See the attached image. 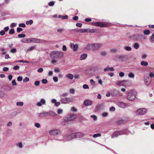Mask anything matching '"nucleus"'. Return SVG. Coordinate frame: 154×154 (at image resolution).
<instances>
[{"label":"nucleus","instance_id":"59","mask_svg":"<svg viewBox=\"0 0 154 154\" xmlns=\"http://www.w3.org/2000/svg\"><path fill=\"white\" fill-rule=\"evenodd\" d=\"M101 55L103 56H105L107 54V53L105 51H102L101 53Z\"/></svg>","mask_w":154,"mask_h":154},{"label":"nucleus","instance_id":"32","mask_svg":"<svg viewBox=\"0 0 154 154\" xmlns=\"http://www.w3.org/2000/svg\"><path fill=\"white\" fill-rule=\"evenodd\" d=\"M117 57L119 60L121 61H123L124 60V58L123 56L122 55H119Z\"/></svg>","mask_w":154,"mask_h":154},{"label":"nucleus","instance_id":"34","mask_svg":"<svg viewBox=\"0 0 154 154\" xmlns=\"http://www.w3.org/2000/svg\"><path fill=\"white\" fill-rule=\"evenodd\" d=\"M49 114L52 116H55L57 115V114L56 113L52 111L49 112Z\"/></svg>","mask_w":154,"mask_h":154},{"label":"nucleus","instance_id":"39","mask_svg":"<svg viewBox=\"0 0 154 154\" xmlns=\"http://www.w3.org/2000/svg\"><path fill=\"white\" fill-rule=\"evenodd\" d=\"M33 23V21L32 20H30L29 21H27L26 22V25H28V24L31 25Z\"/></svg>","mask_w":154,"mask_h":154},{"label":"nucleus","instance_id":"44","mask_svg":"<svg viewBox=\"0 0 154 154\" xmlns=\"http://www.w3.org/2000/svg\"><path fill=\"white\" fill-rule=\"evenodd\" d=\"M19 26L20 27H22L23 28H24L26 26V25L24 23H20L19 24Z\"/></svg>","mask_w":154,"mask_h":154},{"label":"nucleus","instance_id":"28","mask_svg":"<svg viewBox=\"0 0 154 154\" xmlns=\"http://www.w3.org/2000/svg\"><path fill=\"white\" fill-rule=\"evenodd\" d=\"M57 17L59 18H61L63 20L66 19L68 18V16L66 15L64 16L59 15Z\"/></svg>","mask_w":154,"mask_h":154},{"label":"nucleus","instance_id":"40","mask_svg":"<svg viewBox=\"0 0 154 154\" xmlns=\"http://www.w3.org/2000/svg\"><path fill=\"white\" fill-rule=\"evenodd\" d=\"M97 31V30L95 29H92L89 30H88V32L90 33H94Z\"/></svg>","mask_w":154,"mask_h":154},{"label":"nucleus","instance_id":"15","mask_svg":"<svg viewBox=\"0 0 154 154\" xmlns=\"http://www.w3.org/2000/svg\"><path fill=\"white\" fill-rule=\"evenodd\" d=\"M93 43L89 44L86 46V48L88 50H93Z\"/></svg>","mask_w":154,"mask_h":154},{"label":"nucleus","instance_id":"27","mask_svg":"<svg viewBox=\"0 0 154 154\" xmlns=\"http://www.w3.org/2000/svg\"><path fill=\"white\" fill-rule=\"evenodd\" d=\"M65 122L66 123L68 124V125L69 124H72L74 122V121H72L70 119H67V120H65Z\"/></svg>","mask_w":154,"mask_h":154},{"label":"nucleus","instance_id":"36","mask_svg":"<svg viewBox=\"0 0 154 154\" xmlns=\"http://www.w3.org/2000/svg\"><path fill=\"white\" fill-rule=\"evenodd\" d=\"M16 116V114L14 112H12L9 115V117L11 118L14 117Z\"/></svg>","mask_w":154,"mask_h":154},{"label":"nucleus","instance_id":"53","mask_svg":"<svg viewBox=\"0 0 154 154\" xmlns=\"http://www.w3.org/2000/svg\"><path fill=\"white\" fill-rule=\"evenodd\" d=\"M125 75V73L123 72H120L119 73V76L120 77H122L124 76Z\"/></svg>","mask_w":154,"mask_h":154},{"label":"nucleus","instance_id":"17","mask_svg":"<svg viewBox=\"0 0 154 154\" xmlns=\"http://www.w3.org/2000/svg\"><path fill=\"white\" fill-rule=\"evenodd\" d=\"M60 101L62 103L64 104L67 103V98H63L60 97Z\"/></svg>","mask_w":154,"mask_h":154},{"label":"nucleus","instance_id":"20","mask_svg":"<svg viewBox=\"0 0 154 154\" xmlns=\"http://www.w3.org/2000/svg\"><path fill=\"white\" fill-rule=\"evenodd\" d=\"M149 79L148 78H145L144 79V81L145 82L146 85L148 86L151 83V82L150 81H148Z\"/></svg>","mask_w":154,"mask_h":154},{"label":"nucleus","instance_id":"47","mask_svg":"<svg viewBox=\"0 0 154 154\" xmlns=\"http://www.w3.org/2000/svg\"><path fill=\"white\" fill-rule=\"evenodd\" d=\"M54 72H60V70L58 68H55L54 69Z\"/></svg>","mask_w":154,"mask_h":154},{"label":"nucleus","instance_id":"25","mask_svg":"<svg viewBox=\"0 0 154 154\" xmlns=\"http://www.w3.org/2000/svg\"><path fill=\"white\" fill-rule=\"evenodd\" d=\"M66 78L69 79H72L73 78V75L72 74H68L66 75Z\"/></svg>","mask_w":154,"mask_h":154},{"label":"nucleus","instance_id":"31","mask_svg":"<svg viewBox=\"0 0 154 154\" xmlns=\"http://www.w3.org/2000/svg\"><path fill=\"white\" fill-rule=\"evenodd\" d=\"M0 51L2 52V53L3 55H5L6 54V52L5 48H2L0 49Z\"/></svg>","mask_w":154,"mask_h":154},{"label":"nucleus","instance_id":"30","mask_svg":"<svg viewBox=\"0 0 154 154\" xmlns=\"http://www.w3.org/2000/svg\"><path fill=\"white\" fill-rule=\"evenodd\" d=\"M150 33V31L148 29H146L143 31V33L146 35H148Z\"/></svg>","mask_w":154,"mask_h":154},{"label":"nucleus","instance_id":"23","mask_svg":"<svg viewBox=\"0 0 154 154\" xmlns=\"http://www.w3.org/2000/svg\"><path fill=\"white\" fill-rule=\"evenodd\" d=\"M87 56V54L85 53L81 55L80 57V60H85Z\"/></svg>","mask_w":154,"mask_h":154},{"label":"nucleus","instance_id":"51","mask_svg":"<svg viewBox=\"0 0 154 154\" xmlns=\"http://www.w3.org/2000/svg\"><path fill=\"white\" fill-rule=\"evenodd\" d=\"M54 2L53 1H51L48 3V5L50 6H52L54 5Z\"/></svg>","mask_w":154,"mask_h":154},{"label":"nucleus","instance_id":"29","mask_svg":"<svg viewBox=\"0 0 154 154\" xmlns=\"http://www.w3.org/2000/svg\"><path fill=\"white\" fill-rule=\"evenodd\" d=\"M67 103L72 102L73 100L74 99L72 97H68L67 98Z\"/></svg>","mask_w":154,"mask_h":154},{"label":"nucleus","instance_id":"60","mask_svg":"<svg viewBox=\"0 0 154 154\" xmlns=\"http://www.w3.org/2000/svg\"><path fill=\"white\" fill-rule=\"evenodd\" d=\"M12 85L13 86H15L17 85V83L15 80H13L12 82Z\"/></svg>","mask_w":154,"mask_h":154},{"label":"nucleus","instance_id":"4","mask_svg":"<svg viewBox=\"0 0 154 154\" xmlns=\"http://www.w3.org/2000/svg\"><path fill=\"white\" fill-rule=\"evenodd\" d=\"M147 112V109H146L140 108L136 111L135 113L137 116L141 115L144 114Z\"/></svg>","mask_w":154,"mask_h":154},{"label":"nucleus","instance_id":"56","mask_svg":"<svg viewBox=\"0 0 154 154\" xmlns=\"http://www.w3.org/2000/svg\"><path fill=\"white\" fill-rule=\"evenodd\" d=\"M22 77L21 76H19L17 78V80L19 82H21L22 80Z\"/></svg>","mask_w":154,"mask_h":154},{"label":"nucleus","instance_id":"35","mask_svg":"<svg viewBox=\"0 0 154 154\" xmlns=\"http://www.w3.org/2000/svg\"><path fill=\"white\" fill-rule=\"evenodd\" d=\"M139 45L137 43H136L134 44V47L136 49H138L139 47Z\"/></svg>","mask_w":154,"mask_h":154},{"label":"nucleus","instance_id":"64","mask_svg":"<svg viewBox=\"0 0 154 154\" xmlns=\"http://www.w3.org/2000/svg\"><path fill=\"white\" fill-rule=\"evenodd\" d=\"M35 126L37 128H39L40 127V125L39 123H36L35 124Z\"/></svg>","mask_w":154,"mask_h":154},{"label":"nucleus","instance_id":"45","mask_svg":"<svg viewBox=\"0 0 154 154\" xmlns=\"http://www.w3.org/2000/svg\"><path fill=\"white\" fill-rule=\"evenodd\" d=\"M91 116L93 118L94 121H96L97 119V117L95 115H91Z\"/></svg>","mask_w":154,"mask_h":154},{"label":"nucleus","instance_id":"52","mask_svg":"<svg viewBox=\"0 0 154 154\" xmlns=\"http://www.w3.org/2000/svg\"><path fill=\"white\" fill-rule=\"evenodd\" d=\"M17 32L19 33L23 30V29L21 28L18 27L17 28Z\"/></svg>","mask_w":154,"mask_h":154},{"label":"nucleus","instance_id":"12","mask_svg":"<svg viewBox=\"0 0 154 154\" xmlns=\"http://www.w3.org/2000/svg\"><path fill=\"white\" fill-rule=\"evenodd\" d=\"M117 104L119 106L122 108H125L127 106L126 103L122 102H118L117 103Z\"/></svg>","mask_w":154,"mask_h":154},{"label":"nucleus","instance_id":"16","mask_svg":"<svg viewBox=\"0 0 154 154\" xmlns=\"http://www.w3.org/2000/svg\"><path fill=\"white\" fill-rule=\"evenodd\" d=\"M73 138H75L73 133L68 135L67 137V139L68 140H70Z\"/></svg>","mask_w":154,"mask_h":154},{"label":"nucleus","instance_id":"43","mask_svg":"<svg viewBox=\"0 0 154 154\" xmlns=\"http://www.w3.org/2000/svg\"><path fill=\"white\" fill-rule=\"evenodd\" d=\"M125 49L127 51H131V48L130 46H126L125 48Z\"/></svg>","mask_w":154,"mask_h":154},{"label":"nucleus","instance_id":"24","mask_svg":"<svg viewBox=\"0 0 154 154\" xmlns=\"http://www.w3.org/2000/svg\"><path fill=\"white\" fill-rule=\"evenodd\" d=\"M140 65L143 66H146L148 65V63L147 62L142 61L140 62Z\"/></svg>","mask_w":154,"mask_h":154},{"label":"nucleus","instance_id":"54","mask_svg":"<svg viewBox=\"0 0 154 154\" xmlns=\"http://www.w3.org/2000/svg\"><path fill=\"white\" fill-rule=\"evenodd\" d=\"M29 79L27 77H26L23 79V82H24L29 81Z\"/></svg>","mask_w":154,"mask_h":154},{"label":"nucleus","instance_id":"1","mask_svg":"<svg viewBox=\"0 0 154 154\" xmlns=\"http://www.w3.org/2000/svg\"><path fill=\"white\" fill-rule=\"evenodd\" d=\"M129 133V132L126 129H124L121 130L115 131L113 133L111 137L112 138H113L115 137H116L120 135L124 134H128Z\"/></svg>","mask_w":154,"mask_h":154},{"label":"nucleus","instance_id":"50","mask_svg":"<svg viewBox=\"0 0 154 154\" xmlns=\"http://www.w3.org/2000/svg\"><path fill=\"white\" fill-rule=\"evenodd\" d=\"M124 122V120L123 119H121L119 120L118 121V122H117V123L118 124H121L123 123Z\"/></svg>","mask_w":154,"mask_h":154},{"label":"nucleus","instance_id":"49","mask_svg":"<svg viewBox=\"0 0 154 154\" xmlns=\"http://www.w3.org/2000/svg\"><path fill=\"white\" fill-rule=\"evenodd\" d=\"M70 93L72 94H73L75 93V90L73 89H71L69 90Z\"/></svg>","mask_w":154,"mask_h":154},{"label":"nucleus","instance_id":"8","mask_svg":"<svg viewBox=\"0 0 154 154\" xmlns=\"http://www.w3.org/2000/svg\"><path fill=\"white\" fill-rule=\"evenodd\" d=\"M71 48L73 49L74 51H76L78 49L79 45L78 44H74L73 43H71L70 45Z\"/></svg>","mask_w":154,"mask_h":154},{"label":"nucleus","instance_id":"21","mask_svg":"<svg viewBox=\"0 0 154 154\" xmlns=\"http://www.w3.org/2000/svg\"><path fill=\"white\" fill-rule=\"evenodd\" d=\"M21 41L24 43H30V38L22 39Z\"/></svg>","mask_w":154,"mask_h":154},{"label":"nucleus","instance_id":"63","mask_svg":"<svg viewBox=\"0 0 154 154\" xmlns=\"http://www.w3.org/2000/svg\"><path fill=\"white\" fill-rule=\"evenodd\" d=\"M4 94H5L4 93H3L2 92H0V97L2 98V97H4Z\"/></svg>","mask_w":154,"mask_h":154},{"label":"nucleus","instance_id":"37","mask_svg":"<svg viewBox=\"0 0 154 154\" xmlns=\"http://www.w3.org/2000/svg\"><path fill=\"white\" fill-rule=\"evenodd\" d=\"M16 105L17 106H22L23 105V103L22 102H17Z\"/></svg>","mask_w":154,"mask_h":154},{"label":"nucleus","instance_id":"11","mask_svg":"<svg viewBox=\"0 0 154 154\" xmlns=\"http://www.w3.org/2000/svg\"><path fill=\"white\" fill-rule=\"evenodd\" d=\"M75 138H79L83 136V134L80 132H76L73 133Z\"/></svg>","mask_w":154,"mask_h":154},{"label":"nucleus","instance_id":"41","mask_svg":"<svg viewBox=\"0 0 154 154\" xmlns=\"http://www.w3.org/2000/svg\"><path fill=\"white\" fill-rule=\"evenodd\" d=\"M15 31L13 29H11L9 31V33L10 34H13L14 33Z\"/></svg>","mask_w":154,"mask_h":154},{"label":"nucleus","instance_id":"62","mask_svg":"<svg viewBox=\"0 0 154 154\" xmlns=\"http://www.w3.org/2000/svg\"><path fill=\"white\" fill-rule=\"evenodd\" d=\"M53 80L55 82H57L58 81V78L57 77H54L53 78Z\"/></svg>","mask_w":154,"mask_h":154},{"label":"nucleus","instance_id":"14","mask_svg":"<svg viewBox=\"0 0 154 154\" xmlns=\"http://www.w3.org/2000/svg\"><path fill=\"white\" fill-rule=\"evenodd\" d=\"M76 117V116L75 115H71L68 116L67 119H70L72 121L75 119Z\"/></svg>","mask_w":154,"mask_h":154},{"label":"nucleus","instance_id":"26","mask_svg":"<svg viewBox=\"0 0 154 154\" xmlns=\"http://www.w3.org/2000/svg\"><path fill=\"white\" fill-rule=\"evenodd\" d=\"M104 71L105 72H108L109 71H114V69L112 67L106 68L104 69Z\"/></svg>","mask_w":154,"mask_h":154},{"label":"nucleus","instance_id":"46","mask_svg":"<svg viewBox=\"0 0 154 154\" xmlns=\"http://www.w3.org/2000/svg\"><path fill=\"white\" fill-rule=\"evenodd\" d=\"M16 52V48H12L11 50V53H15Z\"/></svg>","mask_w":154,"mask_h":154},{"label":"nucleus","instance_id":"61","mask_svg":"<svg viewBox=\"0 0 154 154\" xmlns=\"http://www.w3.org/2000/svg\"><path fill=\"white\" fill-rule=\"evenodd\" d=\"M42 82L43 84H47L48 82V81L46 79H43L42 80Z\"/></svg>","mask_w":154,"mask_h":154},{"label":"nucleus","instance_id":"19","mask_svg":"<svg viewBox=\"0 0 154 154\" xmlns=\"http://www.w3.org/2000/svg\"><path fill=\"white\" fill-rule=\"evenodd\" d=\"M123 81H118L116 82V84L119 86H122L124 84Z\"/></svg>","mask_w":154,"mask_h":154},{"label":"nucleus","instance_id":"22","mask_svg":"<svg viewBox=\"0 0 154 154\" xmlns=\"http://www.w3.org/2000/svg\"><path fill=\"white\" fill-rule=\"evenodd\" d=\"M35 49V46H30L29 48L28 49H26L25 50V51L26 52H28L29 51H31L32 50H34Z\"/></svg>","mask_w":154,"mask_h":154},{"label":"nucleus","instance_id":"48","mask_svg":"<svg viewBox=\"0 0 154 154\" xmlns=\"http://www.w3.org/2000/svg\"><path fill=\"white\" fill-rule=\"evenodd\" d=\"M63 112V110L61 109H58L57 112L58 114H61Z\"/></svg>","mask_w":154,"mask_h":154},{"label":"nucleus","instance_id":"38","mask_svg":"<svg viewBox=\"0 0 154 154\" xmlns=\"http://www.w3.org/2000/svg\"><path fill=\"white\" fill-rule=\"evenodd\" d=\"M101 136V134H100L98 133V134H94L93 137L94 138H96L98 137H100Z\"/></svg>","mask_w":154,"mask_h":154},{"label":"nucleus","instance_id":"18","mask_svg":"<svg viewBox=\"0 0 154 154\" xmlns=\"http://www.w3.org/2000/svg\"><path fill=\"white\" fill-rule=\"evenodd\" d=\"M76 31L78 32L84 33L88 32V29H80L77 30Z\"/></svg>","mask_w":154,"mask_h":154},{"label":"nucleus","instance_id":"33","mask_svg":"<svg viewBox=\"0 0 154 154\" xmlns=\"http://www.w3.org/2000/svg\"><path fill=\"white\" fill-rule=\"evenodd\" d=\"M128 76L130 78H134V77L135 75L134 73L130 72L128 74Z\"/></svg>","mask_w":154,"mask_h":154},{"label":"nucleus","instance_id":"42","mask_svg":"<svg viewBox=\"0 0 154 154\" xmlns=\"http://www.w3.org/2000/svg\"><path fill=\"white\" fill-rule=\"evenodd\" d=\"M18 36L19 38H22L25 37L26 36V35L24 34H22L18 35Z\"/></svg>","mask_w":154,"mask_h":154},{"label":"nucleus","instance_id":"3","mask_svg":"<svg viewBox=\"0 0 154 154\" xmlns=\"http://www.w3.org/2000/svg\"><path fill=\"white\" fill-rule=\"evenodd\" d=\"M136 95L137 93L135 91L131 90L128 92L127 98L129 100L133 101L135 99Z\"/></svg>","mask_w":154,"mask_h":154},{"label":"nucleus","instance_id":"13","mask_svg":"<svg viewBox=\"0 0 154 154\" xmlns=\"http://www.w3.org/2000/svg\"><path fill=\"white\" fill-rule=\"evenodd\" d=\"M40 42V40L39 39L35 38H30V43H39Z\"/></svg>","mask_w":154,"mask_h":154},{"label":"nucleus","instance_id":"9","mask_svg":"<svg viewBox=\"0 0 154 154\" xmlns=\"http://www.w3.org/2000/svg\"><path fill=\"white\" fill-rule=\"evenodd\" d=\"M46 103V100L44 99H41L40 101L38 102L36 105L38 106H40L42 105H45Z\"/></svg>","mask_w":154,"mask_h":154},{"label":"nucleus","instance_id":"2","mask_svg":"<svg viewBox=\"0 0 154 154\" xmlns=\"http://www.w3.org/2000/svg\"><path fill=\"white\" fill-rule=\"evenodd\" d=\"M63 55V53L59 51H53L52 52L50 56L51 58L52 59H60L61 57Z\"/></svg>","mask_w":154,"mask_h":154},{"label":"nucleus","instance_id":"58","mask_svg":"<svg viewBox=\"0 0 154 154\" xmlns=\"http://www.w3.org/2000/svg\"><path fill=\"white\" fill-rule=\"evenodd\" d=\"M151 40L152 41H154V33L152 34L150 37Z\"/></svg>","mask_w":154,"mask_h":154},{"label":"nucleus","instance_id":"6","mask_svg":"<svg viewBox=\"0 0 154 154\" xmlns=\"http://www.w3.org/2000/svg\"><path fill=\"white\" fill-rule=\"evenodd\" d=\"M49 132L51 135H56L61 134L62 132L59 129H55L50 130Z\"/></svg>","mask_w":154,"mask_h":154},{"label":"nucleus","instance_id":"55","mask_svg":"<svg viewBox=\"0 0 154 154\" xmlns=\"http://www.w3.org/2000/svg\"><path fill=\"white\" fill-rule=\"evenodd\" d=\"M83 88L85 89H88L89 88L88 85L86 84L84 85L83 86Z\"/></svg>","mask_w":154,"mask_h":154},{"label":"nucleus","instance_id":"10","mask_svg":"<svg viewBox=\"0 0 154 154\" xmlns=\"http://www.w3.org/2000/svg\"><path fill=\"white\" fill-rule=\"evenodd\" d=\"M92 101L88 100H86L84 102V104L86 106H88L91 105L92 104Z\"/></svg>","mask_w":154,"mask_h":154},{"label":"nucleus","instance_id":"7","mask_svg":"<svg viewBox=\"0 0 154 154\" xmlns=\"http://www.w3.org/2000/svg\"><path fill=\"white\" fill-rule=\"evenodd\" d=\"M102 44L100 43H93V51H96L101 48Z\"/></svg>","mask_w":154,"mask_h":154},{"label":"nucleus","instance_id":"5","mask_svg":"<svg viewBox=\"0 0 154 154\" xmlns=\"http://www.w3.org/2000/svg\"><path fill=\"white\" fill-rule=\"evenodd\" d=\"M93 25L102 27H106L107 26V24L106 23H103L101 22H95L92 23Z\"/></svg>","mask_w":154,"mask_h":154},{"label":"nucleus","instance_id":"57","mask_svg":"<svg viewBox=\"0 0 154 154\" xmlns=\"http://www.w3.org/2000/svg\"><path fill=\"white\" fill-rule=\"evenodd\" d=\"M40 82L37 81L35 82L34 83V85L36 86H38L39 85Z\"/></svg>","mask_w":154,"mask_h":154}]
</instances>
